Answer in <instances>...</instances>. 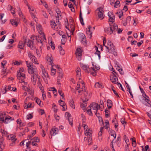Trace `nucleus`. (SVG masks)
Here are the masks:
<instances>
[{
	"label": "nucleus",
	"instance_id": "obj_53",
	"mask_svg": "<svg viewBox=\"0 0 151 151\" xmlns=\"http://www.w3.org/2000/svg\"><path fill=\"white\" fill-rule=\"evenodd\" d=\"M105 128L106 129H107L109 128V122L108 120H106L105 122Z\"/></svg>",
	"mask_w": 151,
	"mask_h": 151
},
{
	"label": "nucleus",
	"instance_id": "obj_61",
	"mask_svg": "<svg viewBox=\"0 0 151 151\" xmlns=\"http://www.w3.org/2000/svg\"><path fill=\"white\" fill-rule=\"evenodd\" d=\"M29 130L28 129V128L27 127L25 128L24 129V131L23 132H22V135H23L24 134V133L26 132H28L29 131Z\"/></svg>",
	"mask_w": 151,
	"mask_h": 151
},
{
	"label": "nucleus",
	"instance_id": "obj_5",
	"mask_svg": "<svg viewBox=\"0 0 151 151\" xmlns=\"http://www.w3.org/2000/svg\"><path fill=\"white\" fill-rule=\"evenodd\" d=\"M40 77L38 75V73L32 74L31 77V80L33 84L35 85L36 84L37 81V78L38 79V81L40 79Z\"/></svg>",
	"mask_w": 151,
	"mask_h": 151
},
{
	"label": "nucleus",
	"instance_id": "obj_50",
	"mask_svg": "<svg viewBox=\"0 0 151 151\" xmlns=\"http://www.w3.org/2000/svg\"><path fill=\"white\" fill-rule=\"evenodd\" d=\"M58 33L60 36H62L63 38L65 37V36L64 34V32H63L61 31H58Z\"/></svg>",
	"mask_w": 151,
	"mask_h": 151
},
{
	"label": "nucleus",
	"instance_id": "obj_15",
	"mask_svg": "<svg viewBox=\"0 0 151 151\" xmlns=\"http://www.w3.org/2000/svg\"><path fill=\"white\" fill-rule=\"evenodd\" d=\"M81 68L84 70L86 72L89 73L90 71V69L88 65H86L83 64L81 65Z\"/></svg>",
	"mask_w": 151,
	"mask_h": 151
},
{
	"label": "nucleus",
	"instance_id": "obj_13",
	"mask_svg": "<svg viewBox=\"0 0 151 151\" xmlns=\"http://www.w3.org/2000/svg\"><path fill=\"white\" fill-rule=\"evenodd\" d=\"M65 116L66 119H67L69 121V124L71 125H72L73 124V122H73V119L71 114L69 113L66 112L65 113Z\"/></svg>",
	"mask_w": 151,
	"mask_h": 151
},
{
	"label": "nucleus",
	"instance_id": "obj_59",
	"mask_svg": "<svg viewBox=\"0 0 151 151\" xmlns=\"http://www.w3.org/2000/svg\"><path fill=\"white\" fill-rule=\"evenodd\" d=\"M104 129V127H101L100 128V131L99 132L98 134L99 136H101L102 134V131Z\"/></svg>",
	"mask_w": 151,
	"mask_h": 151
},
{
	"label": "nucleus",
	"instance_id": "obj_45",
	"mask_svg": "<svg viewBox=\"0 0 151 151\" xmlns=\"http://www.w3.org/2000/svg\"><path fill=\"white\" fill-rule=\"evenodd\" d=\"M79 19L81 24L83 25H84V23L83 22V19L81 15V12H80V13Z\"/></svg>",
	"mask_w": 151,
	"mask_h": 151
},
{
	"label": "nucleus",
	"instance_id": "obj_1",
	"mask_svg": "<svg viewBox=\"0 0 151 151\" xmlns=\"http://www.w3.org/2000/svg\"><path fill=\"white\" fill-rule=\"evenodd\" d=\"M118 28L117 25L115 24H109V27L105 28L104 29L105 32L108 34L111 35L115 32L116 29Z\"/></svg>",
	"mask_w": 151,
	"mask_h": 151
},
{
	"label": "nucleus",
	"instance_id": "obj_34",
	"mask_svg": "<svg viewBox=\"0 0 151 151\" xmlns=\"http://www.w3.org/2000/svg\"><path fill=\"white\" fill-rule=\"evenodd\" d=\"M5 114L4 112H0V121H4L3 118L5 116Z\"/></svg>",
	"mask_w": 151,
	"mask_h": 151
},
{
	"label": "nucleus",
	"instance_id": "obj_37",
	"mask_svg": "<svg viewBox=\"0 0 151 151\" xmlns=\"http://www.w3.org/2000/svg\"><path fill=\"white\" fill-rule=\"evenodd\" d=\"M56 13L57 14V17H56V18H60V19H61L62 18L61 12L59 10H58L56 11Z\"/></svg>",
	"mask_w": 151,
	"mask_h": 151
},
{
	"label": "nucleus",
	"instance_id": "obj_3",
	"mask_svg": "<svg viewBox=\"0 0 151 151\" xmlns=\"http://www.w3.org/2000/svg\"><path fill=\"white\" fill-rule=\"evenodd\" d=\"M24 70L23 68H20L19 71L17 72V78L18 79L26 78L24 74L22 73Z\"/></svg>",
	"mask_w": 151,
	"mask_h": 151
},
{
	"label": "nucleus",
	"instance_id": "obj_6",
	"mask_svg": "<svg viewBox=\"0 0 151 151\" xmlns=\"http://www.w3.org/2000/svg\"><path fill=\"white\" fill-rule=\"evenodd\" d=\"M97 10L99 11L98 15L99 18L102 19L104 18V11L103 8L101 7H100L97 9Z\"/></svg>",
	"mask_w": 151,
	"mask_h": 151
},
{
	"label": "nucleus",
	"instance_id": "obj_8",
	"mask_svg": "<svg viewBox=\"0 0 151 151\" xmlns=\"http://www.w3.org/2000/svg\"><path fill=\"white\" fill-rule=\"evenodd\" d=\"M36 28L39 33L41 35H42V37L44 39L46 40L45 36L43 32L42 28L40 24H38L37 25Z\"/></svg>",
	"mask_w": 151,
	"mask_h": 151
},
{
	"label": "nucleus",
	"instance_id": "obj_36",
	"mask_svg": "<svg viewBox=\"0 0 151 151\" xmlns=\"http://www.w3.org/2000/svg\"><path fill=\"white\" fill-rule=\"evenodd\" d=\"M95 86L96 88H103L102 85L99 82L96 83Z\"/></svg>",
	"mask_w": 151,
	"mask_h": 151
},
{
	"label": "nucleus",
	"instance_id": "obj_24",
	"mask_svg": "<svg viewBox=\"0 0 151 151\" xmlns=\"http://www.w3.org/2000/svg\"><path fill=\"white\" fill-rule=\"evenodd\" d=\"M144 98L145 101L147 102L145 104V105L149 107H151V101L148 99L149 98H147L146 97H144Z\"/></svg>",
	"mask_w": 151,
	"mask_h": 151
},
{
	"label": "nucleus",
	"instance_id": "obj_33",
	"mask_svg": "<svg viewBox=\"0 0 151 151\" xmlns=\"http://www.w3.org/2000/svg\"><path fill=\"white\" fill-rule=\"evenodd\" d=\"M10 22L14 26L16 27L18 25V23L15 20L11 19Z\"/></svg>",
	"mask_w": 151,
	"mask_h": 151
},
{
	"label": "nucleus",
	"instance_id": "obj_9",
	"mask_svg": "<svg viewBox=\"0 0 151 151\" xmlns=\"http://www.w3.org/2000/svg\"><path fill=\"white\" fill-rule=\"evenodd\" d=\"M110 80L114 84H117L118 82V78L117 76L113 73V75H111L110 76Z\"/></svg>",
	"mask_w": 151,
	"mask_h": 151
},
{
	"label": "nucleus",
	"instance_id": "obj_27",
	"mask_svg": "<svg viewBox=\"0 0 151 151\" xmlns=\"http://www.w3.org/2000/svg\"><path fill=\"white\" fill-rule=\"evenodd\" d=\"M65 27L69 30H70V28L67 27V26H65ZM70 29L72 34L73 35L75 30L74 26L72 24L70 25Z\"/></svg>",
	"mask_w": 151,
	"mask_h": 151
},
{
	"label": "nucleus",
	"instance_id": "obj_11",
	"mask_svg": "<svg viewBox=\"0 0 151 151\" xmlns=\"http://www.w3.org/2000/svg\"><path fill=\"white\" fill-rule=\"evenodd\" d=\"M36 39L38 42V45L40 46V49H41V51L42 48L43 47L42 39L41 37L38 36L36 37Z\"/></svg>",
	"mask_w": 151,
	"mask_h": 151
},
{
	"label": "nucleus",
	"instance_id": "obj_38",
	"mask_svg": "<svg viewBox=\"0 0 151 151\" xmlns=\"http://www.w3.org/2000/svg\"><path fill=\"white\" fill-rule=\"evenodd\" d=\"M93 67H91L92 69L95 71H98L99 69V67H97L96 65H94L93 64H92Z\"/></svg>",
	"mask_w": 151,
	"mask_h": 151
},
{
	"label": "nucleus",
	"instance_id": "obj_18",
	"mask_svg": "<svg viewBox=\"0 0 151 151\" xmlns=\"http://www.w3.org/2000/svg\"><path fill=\"white\" fill-rule=\"evenodd\" d=\"M58 128H53L50 131V134L52 135L55 136L58 134Z\"/></svg>",
	"mask_w": 151,
	"mask_h": 151
},
{
	"label": "nucleus",
	"instance_id": "obj_17",
	"mask_svg": "<svg viewBox=\"0 0 151 151\" xmlns=\"http://www.w3.org/2000/svg\"><path fill=\"white\" fill-rule=\"evenodd\" d=\"M4 138L2 137H0V151H2L5 147L4 144Z\"/></svg>",
	"mask_w": 151,
	"mask_h": 151
},
{
	"label": "nucleus",
	"instance_id": "obj_23",
	"mask_svg": "<svg viewBox=\"0 0 151 151\" xmlns=\"http://www.w3.org/2000/svg\"><path fill=\"white\" fill-rule=\"evenodd\" d=\"M8 138L9 139L12 140L14 142H15L17 140V139L16 138V136L13 134H10L8 136Z\"/></svg>",
	"mask_w": 151,
	"mask_h": 151
},
{
	"label": "nucleus",
	"instance_id": "obj_58",
	"mask_svg": "<svg viewBox=\"0 0 151 151\" xmlns=\"http://www.w3.org/2000/svg\"><path fill=\"white\" fill-rule=\"evenodd\" d=\"M35 99H36V102L37 104L39 105H40V103L41 102V101L40 99L39 98H35Z\"/></svg>",
	"mask_w": 151,
	"mask_h": 151
},
{
	"label": "nucleus",
	"instance_id": "obj_10",
	"mask_svg": "<svg viewBox=\"0 0 151 151\" xmlns=\"http://www.w3.org/2000/svg\"><path fill=\"white\" fill-rule=\"evenodd\" d=\"M109 52L113 54L115 56H116L117 55V52L116 49L114 45H113L109 47Z\"/></svg>",
	"mask_w": 151,
	"mask_h": 151
},
{
	"label": "nucleus",
	"instance_id": "obj_14",
	"mask_svg": "<svg viewBox=\"0 0 151 151\" xmlns=\"http://www.w3.org/2000/svg\"><path fill=\"white\" fill-rule=\"evenodd\" d=\"M89 106L90 108L91 107L92 109L98 111V110L100 109V106L97 103H96L94 104H91Z\"/></svg>",
	"mask_w": 151,
	"mask_h": 151
},
{
	"label": "nucleus",
	"instance_id": "obj_55",
	"mask_svg": "<svg viewBox=\"0 0 151 151\" xmlns=\"http://www.w3.org/2000/svg\"><path fill=\"white\" fill-rule=\"evenodd\" d=\"M27 5L28 6V8L29 9V11L30 12V13H31V12H32L34 11V9L33 8H30L29 6L28 5V3L27 4Z\"/></svg>",
	"mask_w": 151,
	"mask_h": 151
},
{
	"label": "nucleus",
	"instance_id": "obj_42",
	"mask_svg": "<svg viewBox=\"0 0 151 151\" xmlns=\"http://www.w3.org/2000/svg\"><path fill=\"white\" fill-rule=\"evenodd\" d=\"M25 78H23V79H18L19 80V82L21 83H23V84H22V85L26 86L27 85V82H25L24 81V79Z\"/></svg>",
	"mask_w": 151,
	"mask_h": 151
},
{
	"label": "nucleus",
	"instance_id": "obj_41",
	"mask_svg": "<svg viewBox=\"0 0 151 151\" xmlns=\"http://www.w3.org/2000/svg\"><path fill=\"white\" fill-rule=\"evenodd\" d=\"M33 142H40V139L38 137H35L33 138L32 139Z\"/></svg>",
	"mask_w": 151,
	"mask_h": 151
},
{
	"label": "nucleus",
	"instance_id": "obj_2",
	"mask_svg": "<svg viewBox=\"0 0 151 151\" xmlns=\"http://www.w3.org/2000/svg\"><path fill=\"white\" fill-rule=\"evenodd\" d=\"M26 65L28 68V72L31 74H34L37 73V69L35 66L34 67L32 63H28L27 61H26Z\"/></svg>",
	"mask_w": 151,
	"mask_h": 151
},
{
	"label": "nucleus",
	"instance_id": "obj_25",
	"mask_svg": "<svg viewBox=\"0 0 151 151\" xmlns=\"http://www.w3.org/2000/svg\"><path fill=\"white\" fill-rule=\"evenodd\" d=\"M113 43L110 41L108 40L107 42V45L106 46H105V47L107 49V51L108 52H109V47L113 45Z\"/></svg>",
	"mask_w": 151,
	"mask_h": 151
},
{
	"label": "nucleus",
	"instance_id": "obj_48",
	"mask_svg": "<svg viewBox=\"0 0 151 151\" xmlns=\"http://www.w3.org/2000/svg\"><path fill=\"white\" fill-rule=\"evenodd\" d=\"M56 68L58 69V70L57 72V73L58 74H61L62 73V70L58 65L56 66Z\"/></svg>",
	"mask_w": 151,
	"mask_h": 151
},
{
	"label": "nucleus",
	"instance_id": "obj_47",
	"mask_svg": "<svg viewBox=\"0 0 151 151\" xmlns=\"http://www.w3.org/2000/svg\"><path fill=\"white\" fill-rule=\"evenodd\" d=\"M116 69L119 71L120 73L122 75H123L124 74L123 71H122V69H121L118 66H117V67L116 68Z\"/></svg>",
	"mask_w": 151,
	"mask_h": 151
},
{
	"label": "nucleus",
	"instance_id": "obj_26",
	"mask_svg": "<svg viewBox=\"0 0 151 151\" xmlns=\"http://www.w3.org/2000/svg\"><path fill=\"white\" fill-rule=\"evenodd\" d=\"M107 105L109 109L111 108L112 105V102L111 100L108 99L107 101Z\"/></svg>",
	"mask_w": 151,
	"mask_h": 151
},
{
	"label": "nucleus",
	"instance_id": "obj_12",
	"mask_svg": "<svg viewBox=\"0 0 151 151\" xmlns=\"http://www.w3.org/2000/svg\"><path fill=\"white\" fill-rule=\"evenodd\" d=\"M81 83L83 85L82 88H80L79 90H78V92L79 94L81 95L84 91L85 92V93H84V95L86 96L88 94V93L87 92H86V90L85 89V87L84 84V82H82Z\"/></svg>",
	"mask_w": 151,
	"mask_h": 151
},
{
	"label": "nucleus",
	"instance_id": "obj_51",
	"mask_svg": "<svg viewBox=\"0 0 151 151\" xmlns=\"http://www.w3.org/2000/svg\"><path fill=\"white\" fill-rule=\"evenodd\" d=\"M42 74L43 75V76L45 77H48V74L47 73V72L45 70L42 71Z\"/></svg>",
	"mask_w": 151,
	"mask_h": 151
},
{
	"label": "nucleus",
	"instance_id": "obj_29",
	"mask_svg": "<svg viewBox=\"0 0 151 151\" xmlns=\"http://www.w3.org/2000/svg\"><path fill=\"white\" fill-rule=\"evenodd\" d=\"M77 70L76 72V76L79 79H80L81 78L80 77L81 76V69L80 68H77Z\"/></svg>",
	"mask_w": 151,
	"mask_h": 151
},
{
	"label": "nucleus",
	"instance_id": "obj_43",
	"mask_svg": "<svg viewBox=\"0 0 151 151\" xmlns=\"http://www.w3.org/2000/svg\"><path fill=\"white\" fill-rule=\"evenodd\" d=\"M120 1H117L114 4V7L115 8L119 7L120 6Z\"/></svg>",
	"mask_w": 151,
	"mask_h": 151
},
{
	"label": "nucleus",
	"instance_id": "obj_7",
	"mask_svg": "<svg viewBox=\"0 0 151 151\" xmlns=\"http://www.w3.org/2000/svg\"><path fill=\"white\" fill-rule=\"evenodd\" d=\"M28 55L29 57L33 63L36 64H39L37 59L31 52H28Z\"/></svg>",
	"mask_w": 151,
	"mask_h": 151
},
{
	"label": "nucleus",
	"instance_id": "obj_28",
	"mask_svg": "<svg viewBox=\"0 0 151 151\" xmlns=\"http://www.w3.org/2000/svg\"><path fill=\"white\" fill-rule=\"evenodd\" d=\"M139 88L141 92L142 93V96L144 97V98L145 97H146L147 98H149V97L146 95V93L145 91H144L143 89L140 86H139Z\"/></svg>",
	"mask_w": 151,
	"mask_h": 151
},
{
	"label": "nucleus",
	"instance_id": "obj_56",
	"mask_svg": "<svg viewBox=\"0 0 151 151\" xmlns=\"http://www.w3.org/2000/svg\"><path fill=\"white\" fill-rule=\"evenodd\" d=\"M54 116L55 119L58 121L60 118V116L58 115L56 113H55L54 114Z\"/></svg>",
	"mask_w": 151,
	"mask_h": 151
},
{
	"label": "nucleus",
	"instance_id": "obj_52",
	"mask_svg": "<svg viewBox=\"0 0 151 151\" xmlns=\"http://www.w3.org/2000/svg\"><path fill=\"white\" fill-rule=\"evenodd\" d=\"M59 94L62 97L63 99H64V95L62 91L61 90H59L58 91Z\"/></svg>",
	"mask_w": 151,
	"mask_h": 151
},
{
	"label": "nucleus",
	"instance_id": "obj_4",
	"mask_svg": "<svg viewBox=\"0 0 151 151\" xmlns=\"http://www.w3.org/2000/svg\"><path fill=\"white\" fill-rule=\"evenodd\" d=\"M82 49L81 47H78L76 50V58L78 60L80 61L81 60V57L82 55Z\"/></svg>",
	"mask_w": 151,
	"mask_h": 151
},
{
	"label": "nucleus",
	"instance_id": "obj_62",
	"mask_svg": "<svg viewBox=\"0 0 151 151\" xmlns=\"http://www.w3.org/2000/svg\"><path fill=\"white\" fill-rule=\"evenodd\" d=\"M56 23L57 24V26L58 27V29H60L61 28V24H60V22H58L57 20H56Z\"/></svg>",
	"mask_w": 151,
	"mask_h": 151
},
{
	"label": "nucleus",
	"instance_id": "obj_22",
	"mask_svg": "<svg viewBox=\"0 0 151 151\" xmlns=\"http://www.w3.org/2000/svg\"><path fill=\"white\" fill-rule=\"evenodd\" d=\"M25 45V41L23 43L22 41H20L19 42L18 45V47L21 49H23Z\"/></svg>",
	"mask_w": 151,
	"mask_h": 151
},
{
	"label": "nucleus",
	"instance_id": "obj_40",
	"mask_svg": "<svg viewBox=\"0 0 151 151\" xmlns=\"http://www.w3.org/2000/svg\"><path fill=\"white\" fill-rule=\"evenodd\" d=\"M3 118L4 121H2L3 122H4L5 123L7 124L8 123L9 120L10 119L11 117L9 116L8 118H5V119H4V117Z\"/></svg>",
	"mask_w": 151,
	"mask_h": 151
},
{
	"label": "nucleus",
	"instance_id": "obj_21",
	"mask_svg": "<svg viewBox=\"0 0 151 151\" xmlns=\"http://www.w3.org/2000/svg\"><path fill=\"white\" fill-rule=\"evenodd\" d=\"M88 101L87 99H85V100L83 101V103L81 104V107L83 109V110H85L86 109V107L87 105Z\"/></svg>",
	"mask_w": 151,
	"mask_h": 151
},
{
	"label": "nucleus",
	"instance_id": "obj_64",
	"mask_svg": "<svg viewBox=\"0 0 151 151\" xmlns=\"http://www.w3.org/2000/svg\"><path fill=\"white\" fill-rule=\"evenodd\" d=\"M32 143V142L31 141H29L28 142H27L26 144V145L27 147V149H29L30 148V147H29V146L31 144V143Z\"/></svg>",
	"mask_w": 151,
	"mask_h": 151
},
{
	"label": "nucleus",
	"instance_id": "obj_20",
	"mask_svg": "<svg viewBox=\"0 0 151 151\" xmlns=\"http://www.w3.org/2000/svg\"><path fill=\"white\" fill-rule=\"evenodd\" d=\"M25 41V43H27V45L31 49H33L34 48L33 46V42L32 41L29 40L27 42L26 41Z\"/></svg>",
	"mask_w": 151,
	"mask_h": 151
},
{
	"label": "nucleus",
	"instance_id": "obj_32",
	"mask_svg": "<svg viewBox=\"0 0 151 151\" xmlns=\"http://www.w3.org/2000/svg\"><path fill=\"white\" fill-rule=\"evenodd\" d=\"M95 47L96 48L95 50H96V52H95V54H97L98 56L99 59H100L101 58L100 52V51L98 50V48L96 46H95Z\"/></svg>",
	"mask_w": 151,
	"mask_h": 151
},
{
	"label": "nucleus",
	"instance_id": "obj_16",
	"mask_svg": "<svg viewBox=\"0 0 151 151\" xmlns=\"http://www.w3.org/2000/svg\"><path fill=\"white\" fill-rule=\"evenodd\" d=\"M50 25L52 28L54 29L58 30V27L56 23L54 20H51L50 21Z\"/></svg>",
	"mask_w": 151,
	"mask_h": 151
},
{
	"label": "nucleus",
	"instance_id": "obj_60",
	"mask_svg": "<svg viewBox=\"0 0 151 151\" xmlns=\"http://www.w3.org/2000/svg\"><path fill=\"white\" fill-rule=\"evenodd\" d=\"M10 10L11 11V13L13 14H14L15 13V11L14 8H13L12 6H10Z\"/></svg>",
	"mask_w": 151,
	"mask_h": 151
},
{
	"label": "nucleus",
	"instance_id": "obj_63",
	"mask_svg": "<svg viewBox=\"0 0 151 151\" xmlns=\"http://www.w3.org/2000/svg\"><path fill=\"white\" fill-rule=\"evenodd\" d=\"M32 117L33 116L30 114H28L27 116V119H31Z\"/></svg>",
	"mask_w": 151,
	"mask_h": 151
},
{
	"label": "nucleus",
	"instance_id": "obj_44",
	"mask_svg": "<svg viewBox=\"0 0 151 151\" xmlns=\"http://www.w3.org/2000/svg\"><path fill=\"white\" fill-rule=\"evenodd\" d=\"M51 75L52 76H54L56 73V71L55 69L52 68H51Z\"/></svg>",
	"mask_w": 151,
	"mask_h": 151
},
{
	"label": "nucleus",
	"instance_id": "obj_54",
	"mask_svg": "<svg viewBox=\"0 0 151 151\" xmlns=\"http://www.w3.org/2000/svg\"><path fill=\"white\" fill-rule=\"evenodd\" d=\"M63 77V73L58 74V81H60Z\"/></svg>",
	"mask_w": 151,
	"mask_h": 151
},
{
	"label": "nucleus",
	"instance_id": "obj_35",
	"mask_svg": "<svg viewBox=\"0 0 151 151\" xmlns=\"http://www.w3.org/2000/svg\"><path fill=\"white\" fill-rule=\"evenodd\" d=\"M1 133L2 136L3 137L6 136L7 135V132L5 130L1 129Z\"/></svg>",
	"mask_w": 151,
	"mask_h": 151
},
{
	"label": "nucleus",
	"instance_id": "obj_39",
	"mask_svg": "<svg viewBox=\"0 0 151 151\" xmlns=\"http://www.w3.org/2000/svg\"><path fill=\"white\" fill-rule=\"evenodd\" d=\"M52 58L51 57H48L47 59V61L49 65H52Z\"/></svg>",
	"mask_w": 151,
	"mask_h": 151
},
{
	"label": "nucleus",
	"instance_id": "obj_57",
	"mask_svg": "<svg viewBox=\"0 0 151 151\" xmlns=\"http://www.w3.org/2000/svg\"><path fill=\"white\" fill-rule=\"evenodd\" d=\"M13 63L14 65H19L21 63V62H19L18 61H15Z\"/></svg>",
	"mask_w": 151,
	"mask_h": 151
},
{
	"label": "nucleus",
	"instance_id": "obj_31",
	"mask_svg": "<svg viewBox=\"0 0 151 151\" xmlns=\"http://www.w3.org/2000/svg\"><path fill=\"white\" fill-rule=\"evenodd\" d=\"M42 81V80L41 79H40L38 81V82H37V84H38V87H39V88L42 90V91L43 90V86H42L41 83V82Z\"/></svg>",
	"mask_w": 151,
	"mask_h": 151
},
{
	"label": "nucleus",
	"instance_id": "obj_30",
	"mask_svg": "<svg viewBox=\"0 0 151 151\" xmlns=\"http://www.w3.org/2000/svg\"><path fill=\"white\" fill-rule=\"evenodd\" d=\"M85 134L86 136H90L91 135V130L90 129L86 130L85 131Z\"/></svg>",
	"mask_w": 151,
	"mask_h": 151
},
{
	"label": "nucleus",
	"instance_id": "obj_19",
	"mask_svg": "<svg viewBox=\"0 0 151 151\" xmlns=\"http://www.w3.org/2000/svg\"><path fill=\"white\" fill-rule=\"evenodd\" d=\"M80 37L81 40V43H83V44H84V43L86 44L87 43L86 42V37L83 33H81L80 34Z\"/></svg>",
	"mask_w": 151,
	"mask_h": 151
},
{
	"label": "nucleus",
	"instance_id": "obj_49",
	"mask_svg": "<svg viewBox=\"0 0 151 151\" xmlns=\"http://www.w3.org/2000/svg\"><path fill=\"white\" fill-rule=\"evenodd\" d=\"M70 106L73 108L75 109V106L74 105V103L73 100H70Z\"/></svg>",
	"mask_w": 151,
	"mask_h": 151
},
{
	"label": "nucleus",
	"instance_id": "obj_46",
	"mask_svg": "<svg viewBox=\"0 0 151 151\" xmlns=\"http://www.w3.org/2000/svg\"><path fill=\"white\" fill-rule=\"evenodd\" d=\"M115 16L114 15H112V16L109 18V21L110 22H112V23L114 22L115 21Z\"/></svg>",
	"mask_w": 151,
	"mask_h": 151
}]
</instances>
